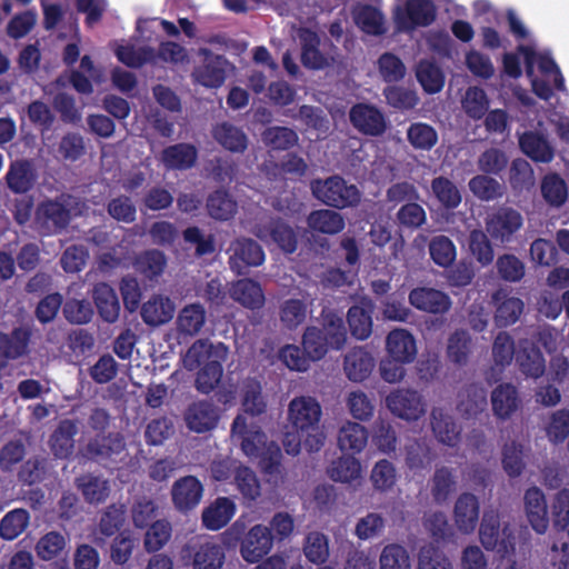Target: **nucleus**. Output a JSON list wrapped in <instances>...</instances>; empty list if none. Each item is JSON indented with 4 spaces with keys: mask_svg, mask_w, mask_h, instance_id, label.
Listing matches in <instances>:
<instances>
[{
    "mask_svg": "<svg viewBox=\"0 0 569 569\" xmlns=\"http://www.w3.org/2000/svg\"><path fill=\"white\" fill-rule=\"evenodd\" d=\"M188 371L198 370L194 387L202 393H210L221 381L223 368L213 351V345L206 340L194 341L183 357Z\"/></svg>",
    "mask_w": 569,
    "mask_h": 569,
    "instance_id": "f257e3e1",
    "label": "nucleus"
},
{
    "mask_svg": "<svg viewBox=\"0 0 569 569\" xmlns=\"http://www.w3.org/2000/svg\"><path fill=\"white\" fill-rule=\"evenodd\" d=\"M244 530V523L237 520L222 536L228 545L240 541V553L243 560L249 563H258L272 549L274 536L271 529L263 525L253 526L242 537Z\"/></svg>",
    "mask_w": 569,
    "mask_h": 569,
    "instance_id": "f03ea898",
    "label": "nucleus"
},
{
    "mask_svg": "<svg viewBox=\"0 0 569 569\" xmlns=\"http://www.w3.org/2000/svg\"><path fill=\"white\" fill-rule=\"evenodd\" d=\"M480 541L485 549L497 551L500 557L513 553L517 546V528L510 522L501 525L496 511H486L480 522Z\"/></svg>",
    "mask_w": 569,
    "mask_h": 569,
    "instance_id": "7ed1b4c3",
    "label": "nucleus"
},
{
    "mask_svg": "<svg viewBox=\"0 0 569 569\" xmlns=\"http://www.w3.org/2000/svg\"><path fill=\"white\" fill-rule=\"evenodd\" d=\"M310 189L315 198L336 209L355 207L361 199L358 187L349 184L339 176L315 179L310 182Z\"/></svg>",
    "mask_w": 569,
    "mask_h": 569,
    "instance_id": "20e7f679",
    "label": "nucleus"
},
{
    "mask_svg": "<svg viewBox=\"0 0 569 569\" xmlns=\"http://www.w3.org/2000/svg\"><path fill=\"white\" fill-rule=\"evenodd\" d=\"M523 226L522 214L513 208L500 207L485 219V229L493 241L510 242Z\"/></svg>",
    "mask_w": 569,
    "mask_h": 569,
    "instance_id": "39448f33",
    "label": "nucleus"
},
{
    "mask_svg": "<svg viewBox=\"0 0 569 569\" xmlns=\"http://www.w3.org/2000/svg\"><path fill=\"white\" fill-rule=\"evenodd\" d=\"M256 236L264 243H274L286 254H292L298 247L297 231L283 218L270 217L257 226Z\"/></svg>",
    "mask_w": 569,
    "mask_h": 569,
    "instance_id": "423d86ee",
    "label": "nucleus"
},
{
    "mask_svg": "<svg viewBox=\"0 0 569 569\" xmlns=\"http://www.w3.org/2000/svg\"><path fill=\"white\" fill-rule=\"evenodd\" d=\"M437 18V8L431 0H407L403 8L396 9L397 30L412 31L416 27L431 24Z\"/></svg>",
    "mask_w": 569,
    "mask_h": 569,
    "instance_id": "0eeeda50",
    "label": "nucleus"
},
{
    "mask_svg": "<svg viewBox=\"0 0 569 569\" xmlns=\"http://www.w3.org/2000/svg\"><path fill=\"white\" fill-rule=\"evenodd\" d=\"M192 569H220L226 560L224 549L213 537H200L186 547Z\"/></svg>",
    "mask_w": 569,
    "mask_h": 569,
    "instance_id": "6e6552de",
    "label": "nucleus"
},
{
    "mask_svg": "<svg viewBox=\"0 0 569 569\" xmlns=\"http://www.w3.org/2000/svg\"><path fill=\"white\" fill-rule=\"evenodd\" d=\"M390 411L406 420H417L426 412V403L421 393L412 389H397L386 399Z\"/></svg>",
    "mask_w": 569,
    "mask_h": 569,
    "instance_id": "1a4fd4ad",
    "label": "nucleus"
},
{
    "mask_svg": "<svg viewBox=\"0 0 569 569\" xmlns=\"http://www.w3.org/2000/svg\"><path fill=\"white\" fill-rule=\"evenodd\" d=\"M263 261V248L257 241L241 238L231 243L229 264L236 274H247L249 267L260 266Z\"/></svg>",
    "mask_w": 569,
    "mask_h": 569,
    "instance_id": "9d476101",
    "label": "nucleus"
},
{
    "mask_svg": "<svg viewBox=\"0 0 569 569\" xmlns=\"http://www.w3.org/2000/svg\"><path fill=\"white\" fill-rule=\"evenodd\" d=\"M289 419L297 433L316 431L321 419V406L312 398H296L289 405Z\"/></svg>",
    "mask_w": 569,
    "mask_h": 569,
    "instance_id": "9b49d317",
    "label": "nucleus"
},
{
    "mask_svg": "<svg viewBox=\"0 0 569 569\" xmlns=\"http://www.w3.org/2000/svg\"><path fill=\"white\" fill-rule=\"evenodd\" d=\"M350 121L357 131L372 137L381 136L387 129V121L377 106L358 102L351 106Z\"/></svg>",
    "mask_w": 569,
    "mask_h": 569,
    "instance_id": "f8f14e48",
    "label": "nucleus"
},
{
    "mask_svg": "<svg viewBox=\"0 0 569 569\" xmlns=\"http://www.w3.org/2000/svg\"><path fill=\"white\" fill-rule=\"evenodd\" d=\"M409 305L428 313H445L452 306L448 293L429 287H417L409 292Z\"/></svg>",
    "mask_w": 569,
    "mask_h": 569,
    "instance_id": "ddd939ff",
    "label": "nucleus"
},
{
    "mask_svg": "<svg viewBox=\"0 0 569 569\" xmlns=\"http://www.w3.org/2000/svg\"><path fill=\"white\" fill-rule=\"evenodd\" d=\"M231 435L240 441L241 450L250 458H258L267 441L260 427H248L247 418L241 415L232 420Z\"/></svg>",
    "mask_w": 569,
    "mask_h": 569,
    "instance_id": "4468645a",
    "label": "nucleus"
},
{
    "mask_svg": "<svg viewBox=\"0 0 569 569\" xmlns=\"http://www.w3.org/2000/svg\"><path fill=\"white\" fill-rule=\"evenodd\" d=\"M491 302L496 307L495 322L499 328L517 323L525 309L522 299L510 296V292L503 288L491 295Z\"/></svg>",
    "mask_w": 569,
    "mask_h": 569,
    "instance_id": "2eb2a0df",
    "label": "nucleus"
},
{
    "mask_svg": "<svg viewBox=\"0 0 569 569\" xmlns=\"http://www.w3.org/2000/svg\"><path fill=\"white\" fill-rule=\"evenodd\" d=\"M204 59L201 67H198L193 77L196 81L207 88H219L227 77L228 60L221 54H213L203 50Z\"/></svg>",
    "mask_w": 569,
    "mask_h": 569,
    "instance_id": "dca6fc26",
    "label": "nucleus"
},
{
    "mask_svg": "<svg viewBox=\"0 0 569 569\" xmlns=\"http://www.w3.org/2000/svg\"><path fill=\"white\" fill-rule=\"evenodd\" d=\"M186 421L190 431H211L219 423V409L207 400L193 402L187 408Z\"/></svg>",
    "mask_w": 569,
    "mask_h": 569,
    "instance_id": "f3484780",
    "label": "nucleus"
},
{
    "mask_svg": "<svg viewBox=\"0 0 569 569\" xmlns=\"http://www.w3.org/2000/svg\"><path fill=\"white\" fill-rule=\"evenodd\" d=\"M520 150L537 163H550L555 159V148L546 134L538 131H525L518 138Z\"/></svg>",
    "mask_w": 569,
    "mask_h": 569,
    "instance_id": "a211bd4d",
    "label": "nucleus"
},
{
    "mask_svg": "<svg viewBox=\"0 0 569 569\" xmlns=\"http://www.w3.org/2000/svg\"><path fill=\"white\" fill-rule=\"evenodd\" d=\"M124 448V440L119 433L97 435L87 442L83 456L91 461L103 462Z\"/></svg>",
    "mask_w": 569,
    "mask_h": 569,
    "instance_id": "6ab92c4d",
    "label": "nucleus"
},
{
    "mask_svg": "<svg viewBox=\"0 0 569 569\" xmlns=\"http://www.w3.org/2000/svg\"><path fill=\"white\" fill-rule=\"evenodd\" d=\"M301 42V62L312 70H320L328 66L327 57L320 50V36L308 27H302L299 31Z\"/></svg>",
    "mask_w": 569,
    "mask_h": 569,
    "instance_id": "aec40b11",
    "label": "nucleus"
},
{
    "mask_svg": "<svg viewBox=\"0 0 569 569\" xmlns=\"http://www.w3.org/2000/svg\"><path fill=\"white\" fill-rule=\"evenodd\" d=\"M37 218L49 233L60 232L70 224V211L62 202L46 200L39 203Z\"/></svg>",
    "mask_w": 569,
    "mask_h": 569,
    "instance_id": "412c9836",
    "label": "nucleus"
},
{
    "mask_svg": "<svg viewBox=\"0 0 569 569\" xmlns=\"http://www.w3.org/2000/svg\"><path fill=\"white\" fill-rule=\"evenodd\" d=\"M320 328L332 350H341L347 342V328L342 316L337 309L322 307L320 311Z\"/></svg>",
    "mask_w": 569,
    "mask_h": 569,
    "instance_id": "4be33fe9",
    "label": "nucleus"
},
{
    "mask_svg": "<svg viewBox=\"0 0 569 569\" xmlns=\"http://www.w3.org/2000/svg\"><path fill=\"white\" fill-rule=\"evenodd\" d=\"M388 356L402 362H412L417 356L416 340L407 329H393L386 339Z\"/></svg>",
    "mask_w": 569,
    "mask_h": 569,
    "instance_id": "5701e85b",
    "label": "nucleus"
},
{
    "mask_svg": "<svg viewBox=\"0 0 569 569\" xmlns=\"http://www.w3.org/2000/svg\"><path fill=\"white\" fill-rule=\"evenodd\" d=\"M92 298L100 318L108 323H114L119 318L120 302L113 288L107 282H98L93 288Z\"/></svg>",
    "mask_w": 569,
    "mask_h": 569,
    "instance_id": "b1692460",
    "label": "nucleus"
},
{
    "mask_svg": "<svg viewBox=\"0 0 569 569\" xmlns=\"http://www.w3.org/2000/svg\"><path fill=\"white\" fill-rule=\"evenodd\" d=\"M487 406V390L482 383L472 382L459 392L458 412L465 418H475Z\"/></svg>",
    "mask_w": 569,
    "mask_h": 569,
    "instance_id": "393cba45",
    "label": "nucleus"
},
{
    "mask_svg": "<svg viewBox=\"0 0 569 569\" xmlns=\"http://www.w3.org/2000/svg\"><path fill=\"white\" fill-rule=\"evenodd\" d=\"M211 132L217 143L231 152L242 153L248 149V134L230 121L218 122Z\"/></svg>",
    "mask_w": 569,
    "mask_h": 569,
    "instance_id": "a878e982",
    "label": "nucleus"
},
{
    "mask_svg": "<svg viewBox=\"0 0 569 569\" xmlns=\"http://www.w3.org/2000/svg\"><path fill=\"white\" fill-rule=\"evenodd\" d=\"M431 427L436 438L448 447H457L460 440V427L455 418L445 412L442 408L431 411Z\"/></svg>",
    "mask_w": 569,
    "mask_h": 569,
    "instance_id": "bb28decb",
    "label": "nucleus"
},
{
    "mask_svg": "<svg viewBox=\"0 0 569 569\" xmlns=\"http://www.w3.org/2000/svg\"><path fill=\"white\" fill-rule=\"evenodd\" d=\"M231 298L250 310L261 309L264 305V295L260 282L250 278L239 279L233 283Z\"/></svg>",
    "mask_w": 569,
    "mask_h": 569,
    "instance_id": "cd10ccee",
    "label": "nucleus"
},
{
    "mask_svg": "<svg viewBox=\"0 0 569 569\" xmlns=\"http://www.w3.org/2000/svg\"><path fill=\"white\" fill-rule=\"evenodd\" d=\"M198 159V149L190 143H176L166 147L160 154V161L167 169L187 170L193 167Z\"/></svg>",
    "mask_w": 569,
    "mask_h": 569,
    "instance_id": "c85d7f7f",
    "label": "nucleus"
},
{
    "mask_svg": "<svg viewBox=\"0 0 569 569\" xmlns=\"http://www.w3.org/2000/svg\"><path fill=\"white\" fill-rule=\"evenodd\" d=\"M519 370L531 378H539L546 372V358L540 348L533 343L521 345L516 355Z\"/></svg>",
    "mask_w": 569,
    "mask_h": 569,
    "instance_id": "c756f323",
    "label": "nucleus"
},
{
    "mask_svg": "<svg viewBox=\"0 0 569 569\" xmlns=\"http://www.w3.org/2000/svg\"><path fill=\"white\" fill-rule=\"evenodd\" d=\"M78 433L76 421L70 419L61 420L52 436L50 447L57 458H69L74 449V436Z\"/></svg>",
    "mask_w": 569,
    "mask_h": 569,
    "instance_id": "7c9ffc66",
    "label": "nucleus"
},
{
    "mask_svg": "<svg viewBox=\"0 0 569 569\" xmlns=\"http://www.w3.org/2000/svg\"><path fill=\"white\" fill-rule=\"evenodd\" d=\"M517 387L501 383L491 392V406L496 417L506 420L512 417L519 406Z\"/></svg>",
    "mask_w": 569,
    "mask_h": 569,
    "instance_id": "2f4dec72",
    "label": "nucleus"
},
{
    "mask_svg": "<svg viewBox=\"0 0 569 569\" xmlns=\"http://www.w3.org/2000/svg\"><path fill=\"white\" fill-rule=\"evenodd\" d=\"M337 441L342 452L359 453L368 443V431L359 422L347 421L339 429Z\"/></svg>",
    "mask_w": 569,
    "mask_h": 569,
    "instance_id": "473e14b6",
    "label": "nucleus"
},
{
    "mask_svg": "<svg viewBox=\"0 0 569 569\" xmlns=\"http://www.w3.org/2000/svg\"><path fill=\"white\" fill-rule=\"evenodd\" d=\"M375 368V359L363 347H357L345 357V371L353 382H362Z\"/></svg>",
    "mask_w": 569,
    "mask_h": 569,
    "instance_id": "72a5a7b5",
    "label": "nucleus"
},
{
    "mask_svg": "<svg viewBox=\"0 0 569 569\" xmlns=\"http://www.w3.org/2000/svg\"><path fill=\"white\" fill-rule=\"evenodd\" d=\"M486 230L472 229L469 231L467 244L469 256L481 267L491 264L495 260V248Z\"/></svg>",
    "mask_w": 569,
    "mask_h": 569,
    "instance_id": "f704fd0d",
    "label": "nucleus"
},
{
    "mask_svg": "<svg viewBox=\"0 0 569 569\" xmlns=\"http://www.w3.org/2000/svg\"><path fill=\"white\" fill-rule=\"evenodd\" d=\"M352 18L357 27L367 34L381 36L387 30L380 9L371 4H359L352 9Z\"/></svg>",
    "mask_w": 569,
    "mask_h": 569,
    "instance_id": "c9c22d12",
    "label": "nucleus"
},
{
    "mask_svg": "<svg viewBox=\"0 0 569 569\" xmlns=\"http://www.w3.org/2000/svg\"><path fill=\"white\" fill-rule=\"evenodd\" d=\"M236 512L233 500H214L202 511V526L212 531L226 527Z\"/></svg>",
    "mask_w": 569,
    "mask_h": 569,
    "instance_id": "e433bc0d",
    "label": "nucleus"
},
{
    "mask_svg": "<svg viewBox=\"0 0 569 569\" xmlns=\"http://www.w3.org/2000/svg\"><path fill=\"white\" fill-rule=\"evenodd\" d=\"M174 306L169 297L153 296L141 308L142 321L149 326H159L170 321Z\"/></svg>",
    "mask_w": 569,
    "mask_h": 569,
    "instance_id": "4c0bfd02",
    "label": "nucleus"
},
{
    "mask_svg": "<svg viewBox=\"0 0 569 569\" xmlns=\"http://www.w3.org/2000/svg\"><path fill=\"white\" fill-rule=\"evenodd\" d=\"M307 226L315 232L336 234L343 230L346 223L341 213L330 210H313L307 216Z\"/></svg>",
    "mask_w": 569,
    "mask_h": 569,
    "instance_id": "58836bf2",
    "label": "nucleus"
},
{
    "mask_svg": "<svg viewBox=\"0 0 569 569\" xmlns=\"http://www.w3.org/2000/svg\"><path fill=\"white\" fill-rule=\"evenodd\" d=\"M206 321V310L200 303H191L183 307L176 321L178 332L182 336L193 337L199 335Z\"/></svg>",
    "mask_w": 569,
    "mask_h": 569,
    "instance_id": "ea45409f",
    "label": "nucleus"
},
{
    "mask_svg": "<svg viewBox=\"0 0 569 569\" xmlns=\"http://www.w3.org/2000/svg\"><path fill=\"white\" fill-rule=\"evenodd\" d=\"M208 214L218 221H229L237 212V201L226 190H216L206 201Z\"/></svg>",
    "mask_w": 569,
    "mask_h": 569,
    "instance_id": "a19ab883",
    "label": "nucleus"
},
{
    "mask_svg": "<svg viewBox=\"0 0 569 569\" xmlns=\"http://www.w3.org/2000/svg\"><path fill=\"white\" fill-rule=\"evenodd\" d=\"M133 266L136 271L152 280L164 271L167 257L159 249H147L136 257Z\"/></svg>",
    "mask_w": 569,
    "mask_h": 569,
    "instance_id": "79ce46f5",
    "label": "nucleus"
},
{
    "mask_svg": "<svg viewBox=\"0 0 569 569\" xmlns=\"http://www.w3.org/2000/svg\"><path fill=\"white\" fill-rule=\"evenodd\" d=\"M372 306H352L348 311V323L353 338L366 340L372 332Z\"/></svg>",
    "mask_w": 569,
    "mask_h": 569,
    "instance_id": "37998d69",
    "label": "nucleus"
},
{
    "mask_svg": "<svg viewBox=\"0 0 569 569\" xmlns=\"http://www.w3.org/2000/svg\"><path fill=\"white\" fill-rule=\"evenodd\" d=\"M6 179L10 190L16 193H26L32 188L36 180L33 167L27 160L11 163Z\"/></svg>",
    "mask_w": 569,
    "mask_h": 569,
    "instance_id": "c03bdc74",
    "label": "nucleus"
},
{
    "mask_svg": "<svg viewBox=\"0 0 569 569\" xmlns=\"http://www.w3.org/2000/svg\"><path fill=\"white\" fill-rule=\"evenodd\" d=\"M417 81L428 94L441 92L445 84V76L439 66L430 60H421L416 68Z\"/></svg>",
    "mask_w": 569,
    "mask_h": 569,
    "instance_id": "a18cd8bd",
    "label": "nucleus"
},
{
    "mask_svg": "<svg viewBox=\"0 0 569 569\" xmlns=\"http://www.w3.org/2000/svg\"><path fill=\"white\" fill-rule=\"evenodd\" d=\"M308 318L307 301L301 298H288L279 307V319L287 329H296Z\"/></svg>",
    "mask_w": 569,
    "mask_h": 569,
    "instance_id": "49530a36",
    "label": "nucleus"
},
{
    "mask_svg": "<svg viewBox=\"0 0 569 569\" xmlns=\"http://www.w3.org/2000/svg\"><path fill=\"white\" fill-rule=\"evenodd\" d=\"M431 191L442 208L455 210L462 201V196L453 183L447 177H437L431 180Z\"/></svg>",
    "mask_w": 569,
    "mask_h": 569,
    "instance_id": "de8ad7c7",
    "label": "nucleus"
},
{
    "mask_svg": "<svg viewBox=\"0 0 569 569\" xmlns=\"http://www.w3.org/2000/svg\"><path fill=\"white\" fill-rule=\"evenodd\" d=\"M32 331L28 327L14 328L10 336L2 333V357L16 359L28 351Z\"/></svg>",
    "mask_w": 569,
    "mask_h": 569,
    "instance_id": "09e8293b",
    "label": "nucleus"
},
{
    "mask_svg": "<svg viewBox=\"0 0 569 569\" xmlns=\"http://www.w3.org/2000/svg\"><path fill=\"white\" fill-rule=\"evenodd\" d=\"M262 142L272 150L286 151L298 144L299 136L288 127H269L262 132Z\"/></svg>",
    "mask_w": 569,
    "mask_h": 569,
    "instance_id": "8fccbe9b",
    "label": "nucleus"
},
{
    "mask_svg": "<svg viewBox=\"0 0 569 569\" xmlns=\"http://www.w3.org/2000/svg\"><path fill=\"white\" fill-rule=\"evenodd\" d=\"M361 471V465L352 453L341 456L328 467V477L336 482H351Z\"/></svg>",
    "mask_w": 569,
    "mask_h": 569,
    "instance_id": "3c124183",
    "label": "nucleus"
},
{
    "mask_svg": "<svg viewBox=\"0 0 569 569\" xmlns=\"http://www.w3.org/2000/svg\"><path fill=\"white\" fill-rule=\"evenodd\" d=\"M479 513V500H456V526L461 532L470 533L476 529Z\"/></svg>",
    "mask_w": 569,
    "mask_h": 569,
    "instance_id": "603ef678",
    "label": "nucleus"
},
{
    "mask_svg": "<svg viewBox=\"0 0 569 569\" xmlns=\"http://www.w3.org/2000/svg\"><path fill=\"white\" fill-rule=\"evenodd\" d=\"M407 137L411 147L417 150H431L439 141L437 130L421 121L410 123Z\"/></svg>",
    "mask_w": 569,
    "mask_h": 569,
    "instance_id": "864d4df0",
    "label": "nucleus"
},
{
    "mask_svg": "<svg viewBox=\"0 0 569 569\" xmlns=\"http://www.w3.org/2000/svg\"><path fill=\"white\" fill-rule=\"evenodd\" d=\"M469 191L479 200L490 201L501 198L502 184L488 174H478L469 179Z\"/></svg>",
    "mask_w": 569,
    "mask_h": 569,
    "instance_id": "5fc2aeb1",
    "label": "nucleus"
},
{
    "mask_svg": "<svg viewBox=\"0 0 569 569\" xmlns=\"http://www.w3.org/2000/svg\"><path fill=\"white\" fill-rule=\"evenodd\" d=\"M541 193L549 206L560 208L568 198V187L558 173H548L541 181Z\"/></svg>",
    "mask_w": 569,
    "mask_h": 569,
    "instance_id": "6e6d98bb",
    "label": "nucleus"
},
{
    "mask_svg": "<svg viewBox=\"0 0 569 569\" xmlns=\"http://www.w3.org/2000/svg\"><path fill=\"white\" fill-rule=\"evenodd\" d=\"M303 349L310 360H320L331 349L321 328L308 326L302 337Z\"/></svg>",
    "mask_w": 569,
    "mask_h": 569,
    "instance_id": "4d7b16f0",
    "label": "nucleus"
},
{
    "mask_svg": "<svg viewBox=\"0 0 569 569\" xmlns=\"http://www.w3.org/2000/svg\"><path fill=\"white\" fill-rule=\"evenodd\" d=\"M242 407L247 415L258 417L263 415L267 402L263 398V388L257 380H248L243 386Z\"/></svg>",
    "mask_w": 569,
    "mask_h": 569,
    "instance_id": "13d9d810",
    "label": "nucleus"
},
{
    "mask_svg": "<svg viewBox=\"0 0 569 569\" xmlns=\"http://www.w3.org/2000/svg\"><path fill=\"white\" fill-rule=\"evenodd\" d=\"M74 485L83 498H108L110 493L109 481L91 472L76 478Z\"/></svg>",
    "mask_w": 569,
    "mask_h": 569,
    "instance_id": "bf43d9fd",
    "label": "nucleus"
},
{
    "mask_svg": "<svg viewBox=\"0 0 569 569\" xmlns=\"http://www.w3.org/2000/svg\"><path fill=\"white\" fill-rule=\"evenodd\" d=\"M430 258L441 267L450 266L457 258V247L448 237L438 236L428 244Z\"/></svg>",
    "mask_w": 569,
    "mask_h": 569,
    "instance_id": "052dcab7",
    "label": "nucleus"
},
{
    "mask_svg": "<svg viewBox=\"0 0 569 569\" xmlns=\"http://www.w3.org/2000/svg\"><path fill=\"white\" fill-rule=\"evenodd\" d=\"M471 339L468 331H456L450 336L447 346L449 360L457 366H466L470 356Z\"/></svg>",
    "mask_w": 569,
    "mask_h": 569,
    "instance_id": "680f3d73",
    "label": "nucleus"
},
{
    "mask_svg": "<svg viewBox=\"0 0 569 569\" xmlns=\"http://www.w3.org/2000/svg\"><path fill=\"white\" fill-rule=\"evenodd\" d=\"M303 551L308 561L316 565L326 562L329 558L328 538L319 531L309 532Z\"/></svg>",
    "mask_w": 569,
    "mask_h": 569,
    "instance_id": "e2e57ef3",
    "label": "nucleus"
},
{
    "mask_svg": "<svg viewBox=\"0 0 569 569\" xmlns=\"http://www.w3.org/2000/svg\"><path fill=\"white\" fill-rule=\"evenodd\" d=\"M509 159L499 148L486 149L478 158L477 164L481 172L488 176H500L505 171Z\"/></svg>",
    "mask_w": 569,
    "mask_h": 569,
    "instance_id": "0e129e2a",
    "label": "nucleus"
},
{
    "mask_svg": "<svg viewBox=\"0 0 569 569\" xmlns=\"http://www.w3.org/2000/svg\"><path fill=\"white\" fill-rule=\"evenodd\" d=\"M496 269L500 279L509 282L520 281L526 274V266L517 256L501 254L496 260Z\"/></svg>",
    "mask_w": 569,
    "mask_h": 569,
    "instance_id": "69168bd1",
    "label": "nucleus"
},
{
    "mask_svg": "<svg viewBox=\"0 0 569 569\" xmlns=\"http://www.w3.org/2000/svg\"><path fill=\"white\" fill-rule=\"evenodd\" d=\"M547 438L553 443L563 442L569 436V409L553 411L545 427Z\"/></svg>",
    "mask_w": 569,
    "mask_h": 569,
    "instance_id": "338daca9",
    "label": "nucleus"
},
{
    "mask_svg": "<svg viewBox=\"0 0 569 569\" xmlns=\"http://www.w3.org/2000/svg\"><path fill=\"white\" fill-rule=\"evenodd\" d=\"M380 569H410L408 550L400 545H388L380 553Z\"/></svg>",
    "mask_w": 569,
    "mask_h": 569,
    "instance_id": "774afa93",
    "label": "nucleus"
}]
</instances>
